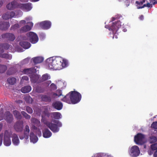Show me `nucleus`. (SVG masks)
Listing matches in <instances>:
<instances>
[{
    "mask_svg": "<svg viewBox=\"0 0 157 157\" xmlns=\"http://www.w3.org/2000/svg\"><path fill=\"white\" fill-rule=\"evenodd\" d=\"M61 114L59 112H52V118L59 119L61 118Z\"/></svg>",
    "mask_w": 157,
    "mask_h": 157,
    "instance_id": "c756f323",
    "label": "nucleus"
},
{
    "mask_svg": "<svg viewBox=\"0 0 157 157\" xmlns=\"http://www.w3.org/2000/svg\"><path fill=\"white\" fill-rule=\"evenodd\" d=\"M39 77L38 75H34L32 76L31 77V82L33 83L40 82L38 81Z\"/></svg>",
    "mask_w": 157,
    "mask_h": 157,
    "instance_id": "473e14b6",
    "label": "nucleus"
},
{
    "mask_svg": "<svg viewBox=\"0 0 157 157\" xmlns=\"http://www.w3.org/2000/svg\"><path fill=\"white\" fill-rule=\"evenodd\" d=\"M41 122L43 123L44 124L46 125V124L48 122H49L48 121H46L45 117H42V119H41Z\"/></svg>",
    "mask_w": 157,
    "mask_h": 157,
    "instance_id": "603ef678",
    "label": "nucleus"
},
{
    "mask_svg": "<svg viewBox=\"0 0 157 157\" xmlns=\"http://www.w3.org/2000/svg\"><path fill=\"white\" fill-rule=\"evenodd\" d=\"M4 119L7 123H11L13 120V115L9 111H6L4 114Z\"/></svg>",
    "mask_w": 157,
    "mask_h": 157,
    "instance_id": "9d476101",
    "label": "nucleus"
},
{
    "mask_svg": "<svg viewBox=\"0 0 157 157\" xmlns=\"http://www.w3.org/2000/svg\"><path fill=\"white\" fill-rule=\"evenodd\" d=\"M29 23L30 25V26L29 25H26L22 27L20 29L18 32L21 33L27 32L31 30L33 26V24L31 22H29Z\"/></svg>",
    "mask_w": 157,
    "mask_h": 157,
    "instance_id": "ddd939ff",
    "label": "nucleus"
},
{
    "mask_svg": "<svg viewBox=\"0 0 157 157\" xmlns=\"http://www.w3.org/2000/svg\"><path fill=\"white\" fill-rule=\"evenodd\" d=\"M25 101L29 103H32L33 101L32 98L29 95H27L24 97Z\"/></svg>",
    "mask_w": 157,
    "mask_h": 157,
    "instance_id": "c9c22d12",
    "label": "nucleus"
},
{
    "mask_svg": "<svg viewBox=\"0 0 157 157\" xmlns=\"http://www.w3.org/2000/svg\"><path fill=\"white\" fill-rule=\"evenodd\" d=\"M61 101L69 104H70L71 103V96L70 94H69V93L65 96L64 97L61 99Z\"/></svg>",
    "mask_w": 157,
    "mask_h": 157,
    "instance_id": "a878e982",
    "label": "nucleus"
},
{
    "mask_svg": "<svg viewBox=\"0 0 157 157\" xmlns=\"http://www.w3.org/2000/svg\"><path fill=\"white\" fill-rule=\"evenodd\" d=\"M56 93L58 94V97H59L62 95V92L60 90H56Z\"/></svg>",
    "mask_w": 157,
    "mask_h": 157,
    "instance_id": "5fc2aeb1",
    "label": "nucleus"
},
{
    "mask_svg": "<svg viewBox=\"0 0 157 157\" xmlns=\"http://www.w3.org/2000/svg\"><path fill=\"white\" fill-rule=\"evenodd\" d=\"M11 135V130H6L4 134L3 144L5 145L8 146L11 144L10 138Z\"/></svg>",
    "mask_w": 157,
    "mask_h": 157,
    "instance_id": "20e7f679",
    "label": "nucleus"
},
{
    "mask_svg": "<svg viewBox=\"0 0 157 157\" xmlns=\"http://www.w3.org/2000/svg\"><path fill=\"white\" fill-rule=\"evenodd\" d=\"M140 19V20H142L144 19V16L143 15H141L139 17Z\"/></svg>",
    "mask_w": 157,
    "mask_h": 157,
    "instance_id": "0e129e2a",
    "label": "nucleus"
},
{
    "mask_svg": "<svg viewBox=\"0 0 157 157\" xmlns=\"http://www.w3.org/2000/svg\"><path fill=\"white\" fill-rule=\"evenodd\" d=\"M145 137L144 134L138 133L134 137V141L137 144H143L145 143Z\"/></svg>",
    "mask_w": 157,
    "mask_h": 157,
    "instance_id": "39448f33",
    "label": "nucleus"
},
{
    "mask_svg": "<svg viewBox=\"0 0 157 157\" xmlns=\"http://www.w3.org/2000/svg\"><path fill=\"white\" fill-rule=\"evenodd\" d=\"M103 154L101 153H98L95 156V157H102Z\"/></svg>",
    "mask_w": 157,
    "mask_h": 157,
    "instance_id": "e2e57ef3",
    "label": "nucleus"
},
{
    "mask_svg": "<svg viewBox=\"0 0 157 157\" xmlns=\"http://www.w3.org/2000/svg\"><path fill=\"white\" fill-rule=\"evenodd\" d=\"M32 127L33 129L34 130H37V128L36 126L34 125H33Z\"/></svg>",
    "mask_w": 157,
    "mask_h": 157,
    "instance_id": "338daca9",
    "label": "nucleus"
},
{
    "mask_svg": "<svg viewBox=\"0 0 157 157\" xmlns=\"http://www.w3.org/2000/svg\"><path fill=\"white\" fill-rule=\"evenodd\" d=\"M47 63L50 69L59 70L66 67L67 62L60 57H53L47 59Z\"/></svg>",
    "mask_w": 157,
    "mask_h": 157,
    "instance_id": "f257e3e1",
    "label": "nucleus"
},
{
    "mask_svg": "<svg viewBox=\"0 0 157 157\" xmlns=\"http://www.w3.org/2000/svg\"><path fill=\"white\" fill-rule=\"evenodd\" d=\"M52 106L54 108L58 110H60L62 109L63 105L61 102L56 101L52 103Z\"/></svg>",
    "mask_w": 157,
    "mask_h": 157,
    "instance_id": "6ab92c4d",
    "label": "nucleus"
},
{
    "mask_svg": "<svg viewBox=\"0 0 157 157\" xmlns=\"http://www.w3.org/2000/svg\"><path fill=\"white\" fill-rule=\"evenodd\" d=\"M155 0H150V3H152L153 5L157 3V2H155Z\"/></svg>",
    "mask_w": 157,
    "mask_h": 157,
    "instance_id": "680f3d73",
    "label": "nucleus"
},
{
    "mask_svg": "<svg viewBox=\"0 0 157 157\" xmlns=\"http://www.w3.org/2000/svg\"><path fill=\"white\" fill-rule=\"evenodd\" d=\"M21 113L22 115L26 119L29 120L30 119L31 116L27 114L25 112L22 111Z\"/></svg>",
    "mask_w": 157,
    "mask_h": 157,
    "instance_id": "a19ab883",
    "label": "nucleus"
},
{
    "mask_svg": "<svg viewBox=\"0 0 157 157\" xmlns=\"http://www.w3.org/2000/svg\"><path fill=\"white\" fill-rule=\"evenodd\" d=\"M29 132L30 129L28 125H26L24 130V134L25 135V137H26V138H29Z\"/></svg>",
    "mask_w": 157,
    "mask_h": 157,
    "instance_id": "7c9ffc66",
    "label": "nucleus"
},
{
    "mask_svg": "<svg viewBox=\"0 0 157 157\" xmlns=\"http://www.w3.org/2000/svg\"><path fill=\"white\" fill-rule=\"evenodd\" d=\"M46 116L48 118H49L50 117H51V118H52V112H48L47 114H46Z\"/></svg>",
    "mask_w": 157,
    "mask_h": 157,
    "instance_id": "bf43d9fd",
    "label": "nucleus"
},
{
    "mask_svg": "<svg viewBox=\"0 0 157 157\" xmlns=\"http://www.w3.org/2000/svg\"><path fill=\"white\" fill-rule=\"evenodd\" d=\"M10 26L9 21H2L0 23V29L2 30H6Z\"/></svg>",
    "mask_w": 157,
    "mask_h": 157,
    "instance_id": "a211bd4d",
    "label": "nucleus"
},
{
    "mask_svg": "<svg viewBox=\"0 0 157 157\" xmlns=\"http://www.w3.org/2000/svg\"><path fill=\"white\" fill-rule=\"evenodd\" d=\"M13 113L15 118L17 119H21L22 118V116L20 113L17 110L13 111Z\"/></svg>",
    "mask_w": 157,
    "mask_h": 157,
    "instance_id": "2f4dec72",
    "label": "nucleus"
},
{
    "mask_svg": "<svg viewBox=\"0 0 157 157\" xmlns=\"http://www.w3.org/2000/svg\"><path fill=\"white\" fill-rule=\"evenodd\" d=\"M36 71V69L34 67L26 68L24 69L22 71L23 74L29 75L31 74Z\"/></svg>",
    "mask_w": 157,
    "mask_h": 157,
    "instance_id": "412c9836",
    "label": "nucleus"
},
{
    "mask_svg": "<svg viewBox=\"0 0 157 157\" xmlns=\"http://www.w3.org/2000/svg\"><path fill=\"white\" fill-rule=\"evenodd\" d=\"M23 122L22 121H18L14 124L13 127L15 130L17 132H21L23 131Z\"/></svg>",
    "mask_w": 157,
    "mask_h": 157,
    "instance_id": "1a4fd4ad",
    "label": "nucleus"
},
{
    "mask_svg": "<svg viewBox=\"0 0 157 157\" xmlns=\"http://www.w3.org/2000/svg\"><path fill=\"white\" fill-rule=\"evenodd\" d=\"M16 79L14 77L9 78L7 79L8 82L10 85H14L16 83Z\"/></svg>",
    "mask_w": 157,
    "mask_h": 157,
    "instance_id": "72a5a7b5",
    "label": "nucleus"
},
{
    "mask_svg": "<svg viewBox=\"0 0 157 157\" xmlns=\"http://www.w3.org/2000/svg\"><path fill=\"white\" fill-rule=\"evenodd\" d=\"M31 90V87L30 86H26L23 87L21 89L22 92L26 93L29 92Z\"/></svg>",
    "mask_w": 157,
    "mask_h": 157,
    "instance_id": "cd10ccee",
    "label": "nucleus"
},
{
    "mask_svg": "<svg viewBox=\"0 0 157 157\" xmlns=\"http://www.w3.org/2000/svg\"><path fill=\"white\" fill-rule=\"evenodd\" d=\"M71 96V103L75 104L81 100L82 96L79 92L76 91H71L69 92Z\"/></svg>",
    "mask_w": 157,
    "mask_h": 157,
    "instance_id": "7ed1b4c3",
    "label": "nucleus"
},
{
    "mask_svg": "<svg viewBox=\"0 0 157 157\" xmlns=\"http://www.w3.org/2000/svg\"><path fill=\"white\" fill-rule=\"evenodd\" d=\"M152 7V4H151L149 2H147L146 4H144L142 7H140L138 8L139 9H142L144 7Z\"/></svg>",
    "mask_w": 157,
    "mask_h": 157,
    "instance_id": "de8ad7c7",
    "label": "nucleus"
},
{
    "mask_svg": "<svg viewBox=\"0 0 157 157\" xmlns=\"http://www.w3.org/2000/svg\"><path fill=\"white\" fill-rule=\"evenodd\" d=\"M32 60L33 63L35 64H36L42 62L44 60V59L42 57H37L33 58Z\"/></svg>",
    "mask_w": 157,
    "mask_h": 157,
    "instance_id": "bb28decb",
    "label": "nucleus"
},
{
    "mask_svg": "<svg viewBox=\"0 0 157 157\" xmlns=\"http://www.w3.org/2000/svg\"><path fill=\"white\" fill-rule=\"evenodd\" d=\"M30 139L31 142L35 143L37 141L38 138L33 132H31L30 135Z\"/></svg>",
    "mask_w": 157,
    "mask_h": 157,
    "instance_id": "b1692460",
    "label": "nucleus"
},
{
    "mask_svg": "<svg viewBox=\"0 0 157 157\" xmlns=\"http://www.w3.org/2000/svg\"><path fill=\"white\" fill-rule=\"evenodd\" d=\"M145 2V0H142L141 1H136V4L138 9H139L138 8L140 7H142L143 5V3Z\"/></svg>",
    "mask_w": 157,
    "mask_h": 157,
    "instance_id": "58836bf2",
    "label": "nucleus"
},
{
    "mask_svg": "<svg viewBox=\"0 0 157 157\" xmlns=\"http://www.w3.org/2000/svg\"><path fill=\"white\" fill-rule=\"evenodd\" d=\"M149 140L150 143H153L156 141L157 139L155 136H151L150 137Z\"/></svg>",
    "mask_w": 157,
    "mask_h": 157,
    "instance_id": "a18cd8bd",
    "label": "nucleus"
},
{
    "mask_svg": "<svg viewBox=\"0 0 157 157\" xmlns=\"http://www.w3.org/2000/svg\"><path fill=\"white\" fill-rule=\"evenodd\" d=\"M39 26L44 29H47L50 28L51 25V22L49 21H45L38 24Z\"/></svg>",
    "mask_w": 157,
    "mask_h": 157,
    "instance_id": "f8f14e48",
    "label": "nucleus"
},
{
    "mask_svg": "<svg viewBox=\"0 0 157 157\" xmlns=\"http://www.w3.org/2000/svg\"><path fill=\"white\" fill-rule=\"evenodd\" d=\"M41 98L42 101L44 102H50L52 100L51 98L46 95H42L41 96Z\"/></svg>",
    "mask_w": 157,
    "mask_h": 157,
    "instance_id": "393cba45",
    "label": "nucleus"
},
{
    "mask_svg": "<svg viewBox=\"0 0 157 157\" xmlns=\"http://www.w3.org/2000/svg\"><path fill=\"white\" fill-rule=\"evenodd\" d=\"M19 3L17 2L13 1L7 4L6 6V8L10 10H13V9L18 8Z\"/></svg>",
    "mask_w": 157,
    "mask_h": 157,
    "instance_id": "9b49d317",
    "label": "nucleus"
},
{
    "mask_svg": "<svg viewBox=\"0 0 157 157\" xmlns=\"http://www.w3.org/2000/svg\"><path fill=\"white\" fill-rule=\"evenodd\" d=\"M50 88L51 90H56L57 88L56 85L53 83H52L50 86Z\"/></svg>",
    "mask_w": 157,
    "mask_h": 157,
    "instance_id": "49530a36",
    "label": "nucleus"
},
{
    "mask_svg": "<svg viewBox=\"0 0 157 157\" xmlns=\"http://www.w3.org/2000/svg\"><path fill=\"white\" fill-rule=\"evenodd\" d=\"M0 57L8 59H10L11 58V56L9 55V54L6 53H4L3 54H2V53H0Z\"/></svg>",
    "mask_w": 157,
    "mask_h": 157,
    "instance_id": "ea45409f",
    "label": "nucleus"
},
{
    "mask_svg": "<svg viewBox=\"0 0 157 157\" xmlns=\"http://www.w3.org/2000/svg\"><path fill=\"white\" fill-rule=\"evenodd\" d=\"M27 35L29 38L30 41L33 44L36 43L38 40V38L37 35L35 33L30 32L27 34Z\"/></svg>",
    "mask_w": 157,
    "mask_h": 157,
    "instance_id": "6e6552de",
    "label": "nucleus"
},
{
    "mask_svg": "<svg viewBox=\"0 0 157 157\" xmlns=\"http://www.w3.org/2000/svg\"><path fill=\"white\" fill-rule=\"evenodd\" d=\"M154 155L155 157H157V150L154 153Z\"/></svg>",
    "mask_w": 157,
    "mask_h": 157,
    "instance_id": "774afa93",
    "label": "nucleus"
},
{
    "mask_svg": "<svg viewBox=\"0 0 157 157\" xmlns=\"http://www.w3.org/2000/svg\"><path fill=\"white\" fill-rule=\"evenodd\" d=\"M20 45L25 49H28L31 46L30 44L26 41H22L19 42Z\"/></svg>",
    "mask_w": 157,
    "mask_h": 157,
    "instance_id": "5701e85b",
    "label": "nucleus"
},
{
    "mask_svg": "<svg viewBox=\"0 0 157 157\" xmlns=\"http://www.w3.org/2000/svg\"><path fill=\"white\" fill-rule=\"evenodd\" d=\"M35 90L36 92L38 93H42L44 91V90L39 86H37L35 88Z\"/></svg>",
    "mask_w": 157,
    "mask_h": 157,
    "instance_id": "37998d69",
    "label": "nucleus"
},
{
    "mask_svg": "<svg viewBox=\"0 0 157 157\" xmlns=\"http://www.w3.org/2000/svg\"><path fill=\"white\" fill-rule=\"evenodd\" d=\"M4 119V115L3 116V113L0 111V121Z\"/></svg>",
    "mask_w": 157,
    "mask_h": 157,
    "instance_id": "6e6d98bb",
    "label": "nucleus"
},
{
    "mask_svg": "<svg viewBox=\"0 0 157 157\" xmlns=\"http://www.w3.org/2000/svg\"><path fill=\"white\" fill-rule=\"evenodd\" d=\"M26 111L29 114H32L33 113V110L32 108L28 106L26 107Z\"/></svg>",
    "mask_w": 157,
    "mask_h": 157,
    "instance_id": "09e8293b",
    "label": "nucleus"
},
{
    "mask_svg": "<svg viewBox=\"0 0 157 157\" xmlns=\"http://www.w3.org/2000/svg\"><path fill=\"white\" fill-rule=\"evenodd\" d=\"M50 78V76L47 74L43 75L40 79V82H43Z\"/></svg>",
    "mask_w": 157,
    "mask_h": 157,
    "instance_id": "f704fd0d",
    "label": "nucleus"
},
{
    "mask_svg": "<svg viewBox=\"0 0 157 157\" xmlns=\"http://www.w3.org/2000/svg\"><path fill=\"white\" fill-rule=\"evenodd\" d=\"M3 137V134H0V146L2 145V138Z\"/></svg>",
    "mask_w": 157,
    "mask_h": 157,
    "instance_id": "4d7b16f0",
    "label": "nucleus"
},
{
    "mask_svg": "<svg viewBox=\"0 0 157 157\" xmlns=\"http://www.w3.org/2000/svg\"><path fill=\"white\" fill-rule=\"evenodd\" d=\"M7 69V67L6 65L0 64V73H3Z\"/></svg>",
    "mask_w": 157,
    "mask_h": 157,
    "instance_id": "e433bc0d",
    "label": "nucleus"
},
{
    "mask_svg": "<svg viewBox=\"0 0 157 157\" xmlns=\"http://www.w3.org/2000/svg\"><path fill=\"white\" fill-rule=\"evenodd\" d=\"M151 148L152 150H157V143L152 144Z\"/></svg>",
    "mask_w": 157,
    "mask_h": 157,
    "instance_id": "8fccbe9b",
    "label": "nucleus"
},
{
    "mask_svg": "<svg viewBox=\"0 0 157 157\" xmlns=\"http://www.w3.org/2000/svg\"><path fill=\"white\" fill-rule=\"evenodd\" d=\"M19 25L18 24H16L13 26H12L10 27V29L11 30H13V31L19 28Z\"/></svg>",
    "mask_w": 157,
    "mask_h": 157,
    "instance_id": "79ce46f5",
    "label": "nucleus"
},
{
    "mask_svg": "<svg viewBox=\"0 0 157 157\" xmlns=\"http://www.w3.org/2000/svg\"><path fill=\"white\" fill-rule=\"evenodd\" d=\"M17 72V68L15 67L9 68L6 72L7 75H10L14 74Z\"/></svg>",
    "mask_w": 157,
    "mask_h": 157,
    "instance_id": "4be33fe9",
    "label": "nucleus"
},
{
    "mask_svg": "<svg viewBox=\"0 0 157 157\" xmlns=\"http://www.w3.org/2000/svg\"><path fill=\"white\" fill-rule=\"evenodd\" d=\"M11 137L12 138V142L13 144L15 145H18L19 143V140L17 135L13 133L11 131Z\"/></svg>",
    "mask_w": 157,
    "mask_h": 157,
    "instance_id": "dca6fc26",
    "label": "nucleus"
},
{
    "mask_svg": "<svg viewBox=\"0 0 157 157\" xmlns=\"http://www.w3.org/2000/svg\"><path fill=\"white\" fill-rule=\"evenodd\" d=\"M19 137L20 139L22 140L24 138H25L26 139H28V138H26V137H25V135L24 134V136H19Z\"/></svg>",
    "mask_w": 157,
    "mask_h": 157,
    "instance_id": "052dcab7",
    "label": "nucleus"
},
{
    "mask_svg": "<svg viewBox=\"0 0 157 157\" xmlns=\"http://www.w3.org/2000/svg\"><path fill=\"white\" fill-rule=\"evenodd\" d=\"M130 1L131 0H125L124 1V5L126 7H128L129 5Z\"/></svg>",
    "mask_w": 157,
    "mask_h": 157,
    "instance_id": "864d4df0",
    "label": "nucleus"
},
{
    "mask_svg": "<svg viewBox=\"0 0 157 157\" xmlns=\"http://www.w3.org/2000/svg\"><path fill=\"white\" fill-rule=\"evenodd\" d=\"M121 26L120 21H117L116 22H113L112 25L110 27H109L108 29L109 30L112 31L113 34H115Z\"/></svg>",
    "mask_w": 157,
    "mask_h": 157,
    "instance_id": "0eeeda50",
    "label": "nucleus"
},
{
    "mask_svg": "<svg viewBox=\"0 0 157 157\" xmlns=\"http://www.w3.org/2000/svg\"><path fill=\"white\" fill-rule=\"evenodd\" d=\"M151 127L152 128L157 129V121L153 122L151 124Z\"/></svg>",
    "mask_w": 157,
    "mask_h": 157,
    "instance_id": "3c124183",
    "label": "nucleus"
},
{
    "mask_svg": "<svg viewBox=\"0 0 157 157\" xmlns=\"http://www.w3.org/2000/svg\"><path fill=\"white\" fill-rule=\"evenodd\" d=\"M2 37L3 39L6 38L7 40L11 41H13L15 39V35L13 34L10 33L2 34Z\"/></svg>",
    "mask_w": 157,
    "mask_h": 157,
    "instance_id": "4468645a",
    "label": "nucleus"
},
{
    "mask_svg": "<svg viewBox=\"0 0 157 157\" xmlns=\"http://www.w3.org/2000/svg\"><path fill=\"white\" fill-rule=\"evenodd\" d=\"M15 102L17 103H18V104L20 103H22V101H21V100H18V101H15Z\"/></svg>",
    "mask_w": 157,
    "mask_h": 157,
    "instance_id": "69168bd1",
    "label": "nucleus"
},
{
    "mask_svg": "<svg viewBox=\"0 0 157 157\" xmlns=\"http://www.w3.org/2000/svg\"><path fill=\"white\" fill-rule=\"evenodd\" d=\"M31 121L32 123L36 126L40 127L41 125L40 121L36 118H32L31 119Z\"/></svg>",
    "mask_w": 157,
    "mask_h": 157,
    "instance_id": "c85d7f7f",
    "label": "nucleus"
},
{
    "mask_svg": "<svg viewBox=\"0 0 157 157\" xmlns=\"http://www.w3.org/2000/svg\"><path fill=\"white\" fill-rule=\"evenodd\" d=\"M43 136L45 138H48L50 137L52 133L48 128H45L42 131Z\"/></svg>",
    "mask_w": 157,
    "mask_h": 157,
    "instance_id": "aec40b11",
    "label": "nucleus"
},
{
    "mask_svg": "<svg viewBox=\"0 0 157 157\" xmlns=\"http://www.w3.org/2000/svg\"><path fill=\"white\" fill-rule=\"evenodd\" d=\"M53 122L55 123L54 124L51 122L47 123V126L53 132L56 133L58 132L59 130V127L62 126L61 122L59 121L54 120Z\"/></svg>",
    "mask_w": 157,
    "mask_h": 157,
    "instance_id": "f03ea898",
    "label": "nucleus"
},
{
    "mask_svg": "<svg viewBox=\"0 0 157 157\" xmlns=\"http://www.w3.org/2000/svg\"><path fill=\"white\" fill-rule=\"evenodd\" d=\"M49 112L48 109L47 108H45L44 109V110L43 111L41 114V117H45L47 114Z\"/></svg>",
    "mask_w": 157,
    "mask_h": 157,
    "instance_id": "c03bdc74",
    "label": "nucleus"
},
{
    "mask_svg": "<svg viewBox=\"0 0 157 157\" xmlns=\"http://www.w3.org/2000/svg\"><path fill=\"white\" fill-rule=\"evenodd\" d=\"M18 8L23 10H26L29 11L31 10L32 7L31 4L29 3H19Z\"/></svg>",
    "mask_w": 157,
    "mask_h": 157,
    "instance_id": "2eb2a0df",
    "label": "nucleus"
},
{
    "mask_svg": "<svg viewBox=\"0 0 157 157\" xmlns=\"http://www.w3.org/2000/svg\"><path fill=\"white\" fill-rule=\"evenodd\" d=\"M10 46V45L7 43L0 44V47L2 49L4 48L6 50H8Z\"/></svg>",
    "mask_w": 157,
    "mask_h": 157,
    "instance_id": "4c0bfd02",
    "label": "nucleus"
},
{
    "mask_svg": "<svg viewBox=\"0 0 157 157\" xmlns=\"http://www.w3.org/2000/svg\"><path fill=\"white\" fill-rule=\"evenodd\" d=\"M22 79L23 80L28 81L29 80V78L27 76H23L22 77Z\"/></svg>",
    "mask_w": 157,
    "mask_h": 157,
    "instance_id": "13d9d810",
    "label": "nucleus"
},
{
    "mask_svg": "<svg viewBox=\"0 0 157 157\" xmlns=\"http://www.w3.org/2000/svg\"><path fill=\"white\" fill-rule=\"evenodd\" d=\"M15 14V13L14 11L7 12L3 14L2 17L4 19L7 20L13 17Z\"/></svg>",
    "mask_w": 157,
    "mask_h": 157,
    "instance_id": "f3484780",
    "label": "nucleus"
},
{
    "mask_svg": "<svg viewBox=\"0 0 157 157\" xmlns=\"http://www.w3.org/2000/svg\"><path fill=\"white\" fill-rule=\"evenodd\" d=\"M129 152L130 155L132 157L137 156L140 153L139 147L136 145L132 147L129 150Z\"/></svg>",
    "mask_w": 157,
    "mask_h": 157,
    "instance_id": "423d86ee",
    "label": "nucleus"
}]
</instances>
